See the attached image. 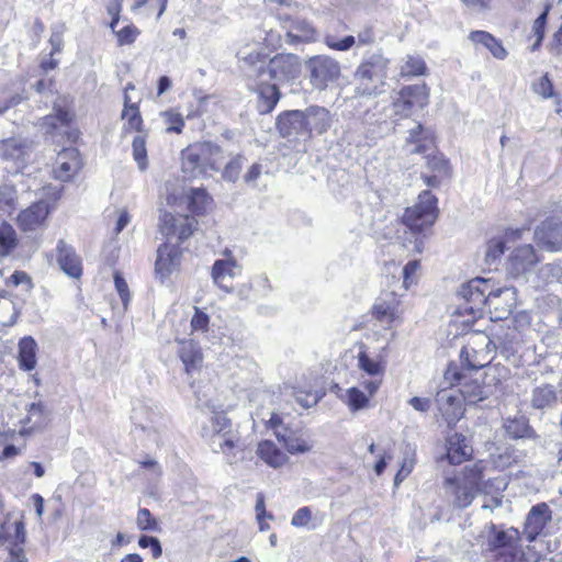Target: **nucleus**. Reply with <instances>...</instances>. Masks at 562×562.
Here are the masks:
<instances>
[{
    "instance_id": "obj_48",
    "label": "nucleus",
    "mask_w": 562,
    "mask_h": 562,
    "mask_svg": "<svg viewBox=\"0 0 562 562\" xmlns=\"http://www.w3.org/2000/svg\"><path fill=\"white\" fill-rule=\"evenodd\" d=\"M293 395L296 402L304 408H310L315 406L319 400L323 397L324 393L318 392L316 390H304L301 387H294Z\"/></svg>"
},
{
    "instance_id": "obj_58",
    "label": "nucleus",
    "mask_w": 562,
    "mask_h": 562,
    "mask_svg": "<svg viewBox=\"0 0 562 562\" xmlns=\"http://www.w3.org/2000/svg\"><path fill=\"white\" fill-rule=\"evenodd\" d=\"M241 169V156L231 159L223 170V178L228 181H235Z\"/></svg>"
},
{
    "instance_id": "obj_5",
    "label": "nucleus",
    "mask_w": 562,
    "mask_h": 562,
    "mask_svg": "<svg viewBox=\"0 0 562 562\" xmlns=\"http://www.w3.org/2000/svg\"><path fill=\"white\" fill-rule=\"evenodd\" d=\"M267 5L278 4L277 18L281 22L283 29H285V41L289 44L297 42H313L316 40V30L305 19L294 18L293 14L300 9L297 2H291L288 0H265Z\"/></svg>"
},
{
    "instance_id": "obj_43",
    "label": "nucleus",
    "mask_w": 562,
    "mask_h": 562,
    "mask_svg": "<svg viewBox=\"0 0 562 562\" xmlns=\"http://www.w3.org/2000/svg\"><path fill=\"white\" fill-rule=\"evenodd\" d=\"M531 90L542 99H554V103L560 106L562 104V98L559 95L553 88V83L549 78L548 74L543 75L539 79L532 81Z\"/></svg>"
},
{
    "instance_id": "obj_14",
    "label": "nucleus",
    "mask_w": 562,
    "mask_h": 562,
    "mask_svg": "<svg viewBox=\"0 0 562 562\" xmlns=\"http://www.w3.org/2000/svg\"><path fill=\"white\" fill-rule=\"evenodd\" d=\"M270 79L285 82L295 79L301 72V63L294 54H278L271 58L265 69Z\"/></svg>"
},
{
    "instance_id": "obj_12",
    "label": "nucleus",
    "mask_w": 562,
    "mask_h": 562,
    "mask_svg": "<svg viewBox=\"0 0 562 562\" xmlns=\"http://www.w3.org/2000/svg\"><path fill=\"white\" fill-rule=\"evenodd\" d=\"M445 379L450 384H453L454 382L459 384V389L457 391L462 400L468 404L474 405L488 397V389L483 386L476 380L465 381V376L459 371L456 364H450L447 368L445 371Z\"/></svg>"
},
{
    "instance_id": "obj_24",
    "label": "nucleus",
    "mask_w": 562,
    "mask_h": 562,
    "mask_svg": "<svg viewBox=\"0 0 562 562\" xmlns=\"http://www.w3.org/2000/svg\"><path fill=\"white\" fill-rule=\"evenodd\" d=\"M240 273V266L235 259H218L212 267L214 283L226 292H232V281Z\"/></svg>"
},
{
    "instance_id": "obj_4",
    "label": "nucleus",
    "mask_w": 562,
    "mask_h": 562,
    "mask_svg": "<svg viewBox=\"0 0 562 562\" xmlns=\"http://www.w3.org/2000/svg\"><path fill=\"white\" fill-rule=\"evenodd\" d=\"M202 435L209 440L211 449L223 453L228 463L236 461L235 449L238 436L232 429V423L224 413H215L202 428Z\"/></svg>"
},
{
    "instance_id": "obj_31",
    "label": "nucleus",
    "mask_w": 562,
    "mask_h": 562,
    "mask_svg": "<svg viewBox=\"0 0 562 562\" xmlns=\"http://www.w3.org/2000/svg\"><path fill=\"white\" fill-rule=\"evenodd\" d=\"M256 453L267 465L273 469H279L288 462L286 454L270 440L259 442Z\"/></svg>"
},
{
    "instance_id": "obj_57",
    "label": "nucleus",
    "mask_w": 562,
    "mask_h": 562,
    "mask_svg": "<svg viewBox=\"0 0 562 562\" xmlns=\"http://www.w3.org/2000/svg\"><path fill=\"white\" fill-rule=\"evenodd\" d=\"M117 37V43L120 46L122 45H128L135 42L136 37L139 34V31L134 25H127L123 27L122 30L115 32Z\"/></svg>"
},
{
    "instance_id": "obj_20",
    "label": "nucleus",
    "mask_w": 562,
    "mask_h": 562,
    "mask_svg": "<svg viewBox=\"0 0 562 562\" xmlns=\"http://www.w3.org/2000/svg\"><path fill=\"white\" fill-rule=\"evenodd\" d=\"M539 245L548 250H559L562 247V221L559 217H549L539 225L535 232Z\"/></svg>"
},
{
    "instance_id": "obj_51",
    "label": "nucleus",
    "mask_w": 562,
    "mask_h": 562,
    "mask_svg": "<svg viewBox=\"0 0 562 562\" xmlns=\"http://www.w3.org/2000/svg\"><path fill=\"white\" fill-rule=\"evenodd\" d=\"M505 251V241L503 238H492L486 244V250H485V263L491 266L495 263Z\"/></svg>"
},
{
    "instance_id": "obj_40",
    "label": "nucleus",
    "mask_w": 562,
    "mask_h": 562,
    "mask_svg": "<svg viewBox=\"0 0 562 562\" xmlns=\"http://www.w3.org/2000/svg\"><path fill=\"white\" fill-rule=\"evenodd\" d=\"M338 396L351 412H358L369 406V396L356 386L347 389Z\"/></svg>"
},
{
    "instance_id": "obj_61",
    "label": "nucleus",
    "mask_w": 562,
    "mask_h": 562,
    "mask_svg": "<svg viewBox=\"0 0 562 562\" xmlns=\"http://www.w3.org/2000/svg\"><path fill=\"white\" fill-rule=\"evenodd\" d=\"M427 166L441 176H449V162L441 155L429 157Z\"/></svg>"
},
{
    "instance_id": "obj_25",
    "label": "nucleus",
    "mask_w": 562,
    "mask_h": 562,
    "mask_svg": "<svg viewBox=\"0 0 562 562\" xmlns=\"http://www.w3.org/2000/svg\"><path fill=\"white\" fill-rule=\"evenodd\" d=\"M538 258L531 245H524L514 250L508 260V271L515 276H521L530 271Z\"/></svg>"
},
{
    "instance_id": "obj_11",
    "label": "nucleus",
    "mask_w": 562,
    "mask_h": 562,
    "mask_svg": "<svg viewBox=\"0 0 562 562\" xmlns=\"http://www.w3.org/2000/svg\"><path fill=\"white\" fill-rule=\"evenodd\" d=\"M429 99L428 88L425 83L403 87L393 100V113L400 117L409 116L415 109H423Z\"/></svg>"
},
{
    "instance_id": "obj_10",
    "label": "nucleus",
    "mask_w": 562,
    "mask_h": 562,
    "mask_svg": "<svg viewBox=\"0 0 562 562\" xmlns=\"http://www.w3.org/2000/svg\"><path fill=\"white\" fill-rule=\"evenodd\" d=\"M491 340L484 334H475L471 336L460 352V361L462 368L469 370H479L491 362Z\"/></svg>"
},
{
    "instance_id": "obj_46",
    "label": "nucleus",
    "mask_w": 562,
    "mask_h": 562,
    "mask_svg": "<svg viewBox=\"0 0 562 562\" xmlns=\"http://www.w3.org/2000/svg\"><path fill=\"white\" fill-rule=\"evenodd\" d=\"M161 119L166 125V133H182L184 127V120L177 110L169 109L160 113Z\"/></svg>"
},
{
    "instance_id": "obj_44",
    "label": "nucleus",
    "mask_w": 562,
    "mask_h": 562,
    "mask_svg": "<svg viewBox=\"0 0 562 562\" xmlns=\"http://www.w3.org/2000/svg\"><path fill=\"white\" fill-rule=\"evenodd\" d=\"M427 72L425 60L420 56L408 55L400 69L402 77L424 76Z\"/></svg>"
},
{
    "instance_id": "obj_63",
    "label": "nucleus",
    "mask_w": 562,
    "mask_h": 562,
    "mask_svg": "<svg viewBox=\"0 0 562 562\" xmlns=\"http://www.w3.org/2000/svg\"><path fill=\"white\" fill-rule=\"evenodd\" d=\"M355 37L348 35L340 41H335L333 37L326 38V44L329 48L336 50H348L355 44Z\"/></svg>"
},
{
    "instance_id": "obj_27",
    "label": "nucleus",
    "mask_w": 562,
    "mask_h": 562,
    "mask_svg": "<svg viewBox=\"0 0 562 562\" xmlns=\"http://www.w3.org/2000/svg\"><path fill=\"white\" fill-rule=\"evenodd\" d=\"M406 143L408 154H426L434 146V133L422 124H416L408 131Z\"/></svg>"
},
{
    "instance_id": "obj_23",
    "label": "nucleus",
    "mask_w": 562,
    "mask_h": 562,
    "mask_svg": "<svg viewBox=\"0 0 562 562\" xmlns=\"http://www.w3.org/2000/svg\"><path fill=\"white\" fill-rule=\"evenodd\" d=\"M31 153V143L26 139L11 137L0 143V157L12 161L18 168L25 165Z\"/></svg>"
},
{
    "instance_id": "obj_28",
    "label": "nucleus",
    "mask_w": 562,
    "mask_h": 562,
    "mask_svg": "<svg viewBox=\"0 0 562 562\" xmlns=\"http://www.w3.org/2000/svg\"><path fill=\"white\" fill-rule=\"evenodd\" d=\"M57 262L60 269L71 278H79L82 273L81 260L75 252L74 248L68 246L64 240L57 244Z\"/></svg>"
},
{
    "instance_id": "obj_60",
    "label": "nucleus",
    "mask_w": 562,
    "mask_h": 562,
    "mask_svg": "<svg viewBox=\"0 0 562 562\" xmlns=\"http://www.w3.org/2000/svg\"><path fill=\"white\" fill-rule=\"evenodd\" d=\"M114 284L122 300L123 306L126 310L131 300V294L125 279L119 272H115L114 274Z\"/></svg>"
},
{
    "instance_id": "obj_3",
    "label": "nucleus",
    "mask_w": 562,
    "mask_h": 562,
    "mask_svg": "<svg viewBox=\"0 0 562 562\" xmlns=\"http://www.w3.org/2000/svg\"><path fill=\"white\" fill-rule=\"evenodd\" d=\"M485 464L482 461L465 467L463 471L453 477L445 480V487L453 496L452 504L458 508H467L483 491Z\"/></svg>"
},
{
    "instance_id": "obj_41",
    "label": "nucleus",
    "mask_w": 562,
    "mask_h": 562,
    "mask_svg": "<svg viewBox=\"0 0 562 562\" xmlns=\"http://www.w3.org/2000/svg\"><path fill=\"white\" fill-rule=\"evenodd\" d=\"M189 209L195 214H203L212 206V198L202 188H194L190 190L188 195Z\"/></svg>"
},
{
    "instance_id": "obj_8",
    "label": "nucleus",
    "mask_w": 562,
    "mask_h": 562,
    "mask_svg": "<svg viewBox=\"0 0 562 562\" xmlns=\"http://www.w3.org/2000/svg\"><path fill=\"white\" fill-rule=\"evenodd\" d=\"M494 282L490 279L474 278L462 284L458 291V296L464 301L460 305V313H468L473 316H482L486 310L487 295Z\"/></svg>"
},
{
    "instance_id": "obj_56",
    "label": "nucleus",
    "mask_w": 562,
    "mask_h": 562,
    "mask_svg": "<svg viewBox=\"0 0 562 562\" xmlns=\"http://www.w3.org/2000/svg\"><path fill=\"white\" fill-rule=\"evenodd\" d=\"M420 268L418 260H412L403 268V285L407 290L413 283L416 282V273Z\"/></svg>"
},
{
    "instance_id": "obj_38",
    "label": "nucleus",
    "mask_w": 562,
    "mask_h": 562,
    "mask_svg": "<svg viewBox=\"0 0 562 562\" xmlns=\"http://www.w3.org/2000/svg\"><path fill=\"white\" fill-rule=\"evenodd\" d=\"M280 90L277 85H261L258 90V104L259 113H270L277 105L280 99Z\"/></svg>"
},
{
    "instance_id": "obj_62",
    "label": "nucleus",
    "mask_w": 562,
    "mask_h": 562,
    "mask_svg": "<svg viewBox=\"0 0 562 562\" xmlns=\"http://www.w3.org/2000/svg\"><path fill=\"white\" fill-rule=\"evenodd\" d=\"M140 548H150L153 558L157 559L162 554L160 541L155 537L142 536L138 540Z\"/></svg>"
},
{
    "instance_id": "obj_53",
    "label": "nucleus",
    "mask_w": 562,
    "mask_h": 562,
    "mask_svg": "<svg viewBox=\"0 0 562 562\" xmlns=\"http://www.w3.org/2000/svg\"><path fill=\"white\" fill-rule=\"evenodd\" d=\"M358 366L366 373L375 376L382 375L383 367L376 360L371 359L366 352H360L358 356Z\"/></svg>"
},
{
    "instance_id": "obj_13",
    "label": "nucleus",
    "mask_w": 562,
    "mask_h": 562,
    "mask_svg": "<svg viewBox=\"0 0 562 562\" xmlns=\"http://www.w3.org/2000/svg\"><path fill=\"white\" fill-rule=\"evenodd\" d=\"M486 310L492 318L505 319L510 315L516 303V291L512 286H495L493 284L487 295Z\"/></svg>"
},
{
    "instance_id": "obj_33",
    "label": "nucleus",
    "mask_w": 562,
    "mask_h": 562,
    "mask_svg": "<svg viewBox=\"0 0 562 562\" xmlns=\"http://www.w3.org/2000/svg\"><path fill=\"white\" fill-rule=\"evenodd\" d=\"M557 402V390L551 384H542L531 391L530 405L535 409L551 408Z\"/></svg>"
},
{
    "instance_id": "obj_42",
    "label": "nucleus",
    "mask_w": 562,
    "mask_h": 562,
    "mask_svg": "<svg viewBox=\"0 0 562 562\" xmlns=\"http://www.w3.org/2000/svg\"><path fill=\"white\" fill-rule=\"evenodd\" d=\"M324 520V515L319 518L313 517L312 509L307 506L299 508L291 519V525L295 528L315 529Z\"/></svg>"
},
{
    "instance_id": "obj_26",
    "label": "nucleus",
    "mask_w": 562,
    "mask_h": 562,
    "mask_svg": "<svg viewBox=\"0 0 562 562\" xmlns=\"http://www.w3.org/2000/svg\"><path fill=\"white\" fill-rule=\"evenodd\" d=\"M304 119L306 121L307 137L312 136V133L321 135L326 133L331 125V116L327 109L318 105L308 106L303 111Z\"/></svg>"
},
{
    "instance_id": "obj_21",
    "label": "nucleus",
    "mask_w": 562,
    "mask_h": 562,
    "mask_svg": "<svg viewBox=\"0 0 562 562\" xmlns=\"http://www.w3.org/2000/svg\"><path fill=\"white\" fill-rule=\"evenodd\" d=\"M81 168L80 155L77 148H65L58 153L53 168L54 177L60 181H69Z\"/></svg>"
},
{
    "instance_id": "obj_17",
    "label": "nucleus",
    "mask_w": 562,
    "mask_h": 562,
    "mask_svg": "<svg viewBox=\"0 0 562 562\" xmlns=\"http://www.w3.org/2000/svg\"><path fill=\"white\" fill-rule=\"evenodd\" d=\"M551 518L552 512L546 503L532 506L527 514L521 535L528 542L535 541Z\"/></svg>"
},
{
    "instance_id": "obj_50",
    "label": "nucleus",
    "mask_w": 562,
    "mask_h": 562,
    "mask_svg": "<svg viewBox=\"0 0 562 562\" xmlns=\"http://www.w3.org/2000/svg\"><path fill=\"white\" fill-rule=\"evenodd\" d=\"M16 245L13 227L7 223L0 226V255L7 256Z\"/></svg>"
},
{
    "instance_id": "obj_39",
    "label": "nucleus",
    "mask_w": 562,
    "mask_h": 562,
    "mask_svg": "<svg viewBox=\"0 0 562 562\" xmlns=\"http://www.w3.org/2000/svg\"><path fill=\"white\" fill-rule=\"evenodd\" d=\"M238 60L244 64V67H254L260 74H265V56L258 48V44L245 45L237 50Z\"/></svg>"
},
{
    "instance_id": "obj_32",
    "label": "nucleus",
    "mask_w": 562,
    "mask_h": 562,
    "mask_svg": "<svg viewBox=\"0 0 562 562\" xmlns=\"http://www.w3.org/2000/svg\"><path fill=\"white\" fill-rule=\"evenodd\" d=\"M503 427L508 437L513 439H537L538 435L529 425L525 416L508 417L504 420Z\"/></svg>"
},
{
    "instance_id": "obj_52",
    "label": "nucleus",
    "mask_w": 562,
    "mask_h": 562,
    "mask_svg": "<svg viewBox=\"0 0 562 562\" xmlns=\"http://www.w3.org/2000/svg\"><path fill=\"white\" fill-rule=\"evenodd\" d=\"M539 276L546 283L561 282L562 265L558 262L546 263L540 268Z\"/></svg>"
},
{
    "instance_id": "obj_49",
    "label": "nucleus",
    "mask_w": 562,
    "mask_h": 562,
    "mask_svg": "<svg viewBox=\"0 0 562 562\" xmlns=\"http://www.w3.org/2000/svg\"><path fill=\"white\" fill-rule=\"evenodd\" d=\"M283 443L286 449V451L291 454H301V453H307L312 451L313 443L308 440L300 437L291 435L289 437L283 438Z\"/></svg>"
},
{
    "instance_id": "obj_1",
    "label": "nucleus",
    "mask_w": 562,
    "mask_h": 562,
    "mask_svg": "<svg viewBox=\"0 0 562 562\" xmlns=\"http://www.w3.org/2000/svg\"><path fill=\"white\" fill-rule=\"evenodd\" d=\"M223 150L211 142H198L181 151V169L191 178L209 177L220 170Z\"/></svg>"
},
{
    "instance_id": "obj_34",
    "label": "nucleus",
    "mask_w": 562,
    "mask_h": 562,
    "mask_svg": "<svg viewBox=\"0 0 562 562\" xmlns=\"http://www.w3.org/2000/svg\"><path fill=\"white\" fill-rule=\"evenodd\" d=\"M49 416L50 412L44 403H32L29 406L27 416L24 419V423L30 425V430L32 431L43 430L49 424Z\"/></svg>"
},
{
    "instance_id": "obj_59",
    "label": "nucleus",
    "mask_w": 562,
    "mask_h": 562,
    "mask_svg": "<svg viewBox=\"0 0 562 562\" xmlns=\"http://www.w3.org/2000/svg\"><path fill=\"white\" fill-rule=\"evenodd\" d=\"M414 465H415L414 456H408V454L405 456L402 461L401 469L395 474L394 485L397 486L401 482H403L409 475V473L413 471Z\"/></svg>"
},
{
    "instance_id": "obj_55",
    "label": "nucleus",
    "mask_w": 562,
    "mask_h": 562,
    "mask_svg": "<svg viewBox=\"0 0 562 562\" xmlns=\"http://www.w3.org/2000/svg\"><path fill=\"white\" fill-rule=\"evenodd\" d=\"M23 100L19 93H11L7 89L0 90V115L12 106L18 105Z\"/></svg>"
},
{
    "instance_id": "obj_22",
    "label": "nucleus",
    "mask_w": 562,
    "mask_h": 562,
    "mask_svg": "<svg viewBox=\"0 0 562 562\" xmlns=\"http://www.w3.org/2000/svg\"><path fill=\"white\" fill-rule=\"evenodd\" d=\"M181 261V250L178 245L164 244L157 250L155 271L164 280L178 269Z\"/></svg>"
},
{
    "instance_id": "obj_47",
    "label": "nucleus",
    "mask_w": 562,
    "mask_h": 562,
    "mask_svg": "<svg viewBox=\"0 0 562 562\" xmlns=\"http://www.w3.org/2000/svg\"><path fill=\"white\" fill-rule=\"evenodd\" d=\"M122 117L126 120V128L131 131H140L143 119L139 114L138 108L135 104H130V99L125 95V109Z\"/></svg>"
},
{
    "instance_id": "obj_15",
    "label": "nucleus",
    "mask_w": 562,
    "mask_h": 562,
    "mask_svg": "<svg viewBox=\"0 0 562 562\" xmlns=\"http://www.w3.org/2000/svg\"><path fill=\"white\" fill-rule=\"evenodd\" d=\"M196 225L194 217L189 215H173L165 212L159 220L160 232L166 236H177L179 241L192 235Z\"/></svg>"
},
{
    "instance_id": "obj_19",
    "label": "nucleus",
    "mask_w": 562,
    "mask_h": 562,
    "mask_svg": "<svg viewBox=\"0 0 562 562\" xmlns=\"http://www.w3.org/2000/svg\"><path fill=\"white\" fill-rule=\"evenodd\" d=\"M436 403L448 425L456 424L463 414L462 400L457 390L443 389L437 392Z\"/></svg>"
},
{
    "instance_id": "obj_9",
    "label": "nucleus",
    "mask_w": 562,
    "mask_h": 562,
    "mask_svg": "<svg viewBox=\"0 0 562 562\" xmlns=\"http://www.w3.org/2000/svg\"><path fill=\"white\" fill-rule=\"evenodd\" d=\"M305 68L308 71L311 85L321 91L335 82L341 72L339 63L327 55H317L308 58L305 61Z\"/></svg>"
},
{
    "instance_id": "obj_64",
    "label": "nucleus",
    "mask_w": 562,
    "mask_h": 562,
    "mask_svg": "<svg viewBox=\"0 0 562 562\" xmlns=\"http://www.w3.org/2000/svg\"><path fill=\"white\" fill-rule=\"evenodd\" d=\"M550 5L546 8V10L536 19L532 30L535 35H537V44H540L544 36V25L547 23V16L549 12Z\"/></svg>"
},
{
    "instance_id": "obj_2",
    "label": "nucleus",
    "mask_w": 562,
    "mask_h": 562,
    "mask_svg": "<svg viewBox=\"0 0 562 562\" xmlns=\"http://www.w3.org/2000/svg\"><path fill=\"white\" fill-rule=\"evenodd\" d=\"M390 59L381 52L363 58L355 72L356 92L359 95L375 97L385 91Z\"/></svg>"
},
{
    "instance_id": "obj_37",
    "label": "nucleus",
    "mask_w": 562,
    "mask_h": 562,
    "mask_svg": "<svg viewBox=\"0 0 562 562\" xmlns=\"http://www.w3.org/2000/svg\"><path fill=\"white\" fill-rule=\"evenodd\" d=\"M179 357L186 366L188 373L202 362V352L200 347L193 340H183L180 342Z\"/></svg>"
},
{
    "instance_id": "obj_6",
    "label": "nucleus",
    "mask_w": 562,
    "mask_h": 562,
    "mask_svg": "<svg viewBox=\"0 0 562 562\" xmlns=\"http://www.w3.org/2000/svg\"><path fill=\"white\" fill-rule=\"evenodd\" d=\"M521 533L517 528L490 524L485 550L504 562L513 561L520 552Z\"/></svg>"
},
{
    "instance_id": "obj_16",
    "label": "nucleus",
    "mask_w": 562,
    "mask_h": 562,
    "mask_svg": "<svg viewBox=\"0 0 562 562\" xmlns=\"http://www.w3.org/2000/svg\"><path fill=\"white\" fill-rule=\"evenodd\" d=\"M277 130L283 138H308L306 121L301 110L284 111L279 114L277 119Z\"/></svg>"
},
{
    "instance_id": "obj_29",
    "label": "nucleus",
    "mask_w": 562,
    "mask_h": 562,
    "mask_svg": "<svg viewBox=\"0 0 562 562\" xmlns=\"http://www.w3.org/2000/svg\"><path fill=\"white\" fill-rule=\"evenodd\" d=\"M48 215V205L45 201L33 203L19 215V224L24 231H34Z\"/></svg>"
},
{
    "instance_id": "obj_36",
    "label": "nucleus",
    "mask_w": 562,
    "mask_h": 562,
    "mask_svg": "<svg viewBox=\"0 0 562 562\" xmlns=\"http://www.w3.org/2000/svg\"><path fill=\"white\" fill-rule=\"evenodd\" d=\"M469 38L474 44H479L487 48L491 52V54L497 59H504L507 56V52L503 47L502 43L488 32L473 31L470 33Z\"/></svg>"
},
{
    "instance_id": "obj_18",
    "label": "nucleus",
    "mask_w": 562,
    "mask_h": 562,
    "mask_svg": "<svg viewBox=\"0 0 562 562\" xmlns=\"http://www.w3.org/2000/svg\"><path fill=\"white\" fill-rule=\"evenodd\" d=\"M403 314L401 300L394 292H387L376 299L372 315L381 323L392 324L400 321Z\"/></svg>"
},
{
    "instance_id": "obj_7",
    "label": "nucleus",
    "mask_w": 562,
    "mask_h": 562,
    "mask_svg": "<svg viewBox=\"0 0 562 562\" xmlns=\"http://www.w3.org/2000/svg\"><path fill=\"white\" fill-rule=\"evenodd\" d=\"M438 214L437 198L430 191H423L418 202L405 210L403 223L413 232L422 233L434 225Z\"/></svg>"
},
{
    "instance_id": "obj_35",
    "label": "nucleus",
    "mask_w": 562,
    "mask_h": 562,
    "mask_svg": "<svg viewBox=\"0 0 562 562\" xmlns=\"http://www.w3.org/2000/svg\"><path fill=\"white\" fill-rule=\"evenodd\" d=\"M37 344L31 336L23 337L19 342V366L24 371H31L36 366Z\"/></svg>"
},
{
    "instance_id": "obj_30",
    "label": "nucleus",
    "mask_w": 562,
    "mask_h": 562,
    "mask_svg": "<svg viewBox=\"0 0 562 562\" xmlns=\"http://www.w3.org/2000/svg\"><path fill=\"white\" fill-rule=\"evenodd\" d=\"M472 448L461 434H453L447 440V459L451 464H460L470 458Z\"/></svg>"
},
{
    "instance_id": "obj_54",
    "label": "nucleus",
    "mask_w": 562,
    "mask_h": 562,
    "mask_svg": "<svg viewBox=\"0 0 562 562\" xmlns=\"http://www.w3.org/2000/svg\"><path fill=\"white\" fill-rule=\"evenodd\" d=\"M137 527L145 531H157L158 521L154 518L147 508H140L136 518Z\"/></svg>"
},
{
    "instance_id": "obj_45",
    "label": "nucleus",
    "mask_w": 562,
    "mask_h": 562,
    "mask_svg": "<svg viewBox=\"0 0 562 562\" xmlns=\"http://www.w3.org/2000/svg\"><path fill=\"white\" fill-rule=\"evenodd\" d=\"M133 158L137 164L140 171H145L148 168L146 139L142 135L134 137L132 143Z\"/></svg>"
}]
</instances>
